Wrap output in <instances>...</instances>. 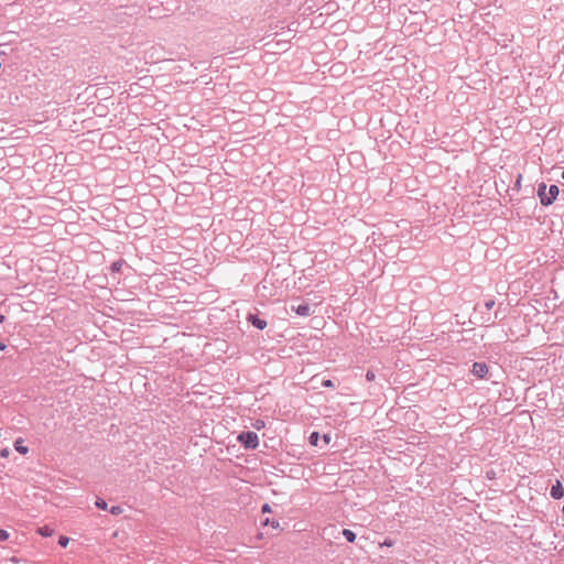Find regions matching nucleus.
I'll return each instance as SVG.
<instances>
[{"mask_svg":"<svg viewBox=\"0 0 564 564\" xmlns=\"http://www.w3.org/2000/svg\"><path fill=\"white\" fill-rule=\"evenodd\" d=\"M14 448H15L17 452H19L20 454H23V455L29 452V447L23 445L22 438L15 440Z\"/></svg>","mask_w":564,"mask_h":564,"instance_id":"8","label":"nucleus"},{"mask_svg":"<svg viewBox=\"0 0 564 564\" xmlns=\"http://www.w3.org/2000/svg\"><path fill=\"white\" fill-rule=\"evenodd\" d=\"M261 511H262L263 513H269V512H271V511H272V509H271L270 505L264 503V505L262 506Z\"/></svg>","mask_w":564,"mask_h":564,"instance_id":"19","label":"nucleus"},{"mask_svg":"<svg viewBox=\"0 0 564 564\" xmlns=\"http://www.w3.org/2000/svg\"><path fill=\"white\" fill-rule=\"evenodd\" d=\"M492 305H494V301L486 303V306H487L488 308H491V307H492Z\"/></svg>","mask_w":564,"mask_h":564,"instance_id":"23","label":"nucleus"},{"mask_svg":"<svg viewBox=\"0 0 564 564\" xmlns=\"http://www.w3.org/2000/svg\"><path fill=\"white\" fill-rule=\"evenodd\" d=\"M95 506L98 509H100V510H107L108 509L107 502L104 499H101V498H97L96 499Z\"/></svg>","mask_w":564,"mask_h":564,"instance_id":"10","label":"nucleus"},{"mask_svg":"<svg viewBox=\"0 0 564 564\" xmlns=\"http://www.w3.org/2000/svg\"><path fill=\"white\" fill-rule=\"evenodd\" d=\"M323 386L326 387V388H333L334 383H333L332 380L327 379V380L323 381Z\"/></svg>","mask_w":564,"mask_h":564,"instance_id":"21","label":"nucleus"},{"mask_svg":"<svg viewBox=\"0 0 564 564\" xmlns=\"http://www.w3.org/2000/svg\"><path fill=\"white\" fill-rule=\"evenodd\" d=\"M551 496L554 499H561L564 496V488L560 480H556V482L552 486Z\"/></svg>","mask_w":564,"mask_h":564,"instance_id":"4","label":"nucleus"},{"mask_svg":"<svg viewBox=\"0 0 564 564\" xmlns=\"http://www.w3.org/2000/svg\"><path fill=\"white\" fill-rule=\"evenodd\" d=\"M383 545L391 546V545H392V542H391V541H386V542L383 543Z\"/></svg>","mask_w":564,"mask_h":564,"instance_id":"26","label":"nucleus"},{"mask_svg":"<svg viewBox=\"0 0 564 564\" xmlns=\"http://www.w3.org/2000/svg\"><path fill=\"white\" fill-rule=\"evenodd\" d=\"M6 321V316L0 314V323H3Z\"/></svg>","mask_w":564,"mask_h":564,"instance_id":"25","label":"nucleus"},{"mask_svg":"<svg viewBox=\"0 0 564 564\" xmlns=\"http://www.w3.org/2000/svg\"><path fill=\"white\" fill-rule=\"evenodd\" d=\"M4 349H6V345L2 341H0V351L4 350Z\"/></svg>","mask_w":564,"mask_h":564,"instance_id":"24","label":"nucleus"},{"mask_svg":"<svg viewBox=\"0 0 564 564\" xmlns=\"http://www.w3.org/2000/svg\"><path fill=\"white\" fill-rule=\"evenodd\" d=\"M343 535L346 538V540L350 543L355 542L356 540V534L351 531V530H348V529H345L343 531Z\"/></svg>","mask_w":564,"mask_h":564,"instance_id":"9","label":"nucleus"},{"mask_svg":"<svg viewBox=\"0 0 564 564\" xmlns=\"http://www.w3.org/2000/svg\"><path fill=\"white\" fill-rule=\"evenodd\" d=\"M264 422L261 421V420H258L254 424H253V427L257 429V430H261L264 427Z\"/></svg>","mask_w":564,"mask_h":564,"instance_id":"18","label":"nucleus"},{"mask_svg":"<svg viewBox=\"0 0 564 564\" xmlns=\"http://www.w3.org/2000/svg\"><path fill=\"white\" fill-rule=\"evenodd\" d=\"M263 525H271L273 529H279L280 528V523L279 521H270L269 518H267L264 521H263Z\"/></svg>","mask_w":564,"mask_h":564,"instance_id":"12","label":"nucleus"},{"mask_svg":"<svg viewBox=\"0 0 564 564\" xmlns=\"http://www.w3.org/2000/svg\"><path fill=\"white\" fill-rule=\"evenodd\" d=\"M248 321L252 323V325L259 329H264L267 327V322L257 317L256 315H249Z\"/></svg>","mask_w":564,"mask_h":564,"instance_id":"5","label":"nucleus"},{"mask_svg":"<svg viewBox=\"0 0 564 564\" xmlns=\"http://www.w3.org/2000/svg\"><path fill=\"white\" fill-rule=\"evenodd\" d=\"M558 193L560 191L556 185H551L549 188L545 184L539 185L538 195L541 204L544 206L551 205L556 199Z\"/></svg>","mask_w":564,"mask_h":564,"instance_id":"1","label":"nucleus"},{"mask_svg":"<svg viewBox=\"0 0 564 564\" xmlns=\"http://www.w3.org/2000/svg\"><path fill=\"white\" fill-rule=\"evenodd\" d=\"M36 532L41 535V536H44V538H48V536H52L53 533H54V529L48 527V525H43V527H40L37 528Z\"/></svg>","mask_w":564,"mask_h":564,"instance_id":"7","label":"nucleus"},{"mask_svg":"<svg viewBox=\"0 0 564 564\" xmlns=\"http://www.w3.org/2000/svg\"><path fill=\"white\" fill-rule=\"evenodd\" d=\"M238 441L246 448H256L259 445V437L254 432H242L238 435Z\"/></svg>","mask_w":564,"mask_h":564,"instance_id":"2","label":"nucleus"},{"mask_svg":"<svg viewBox=\"0 0 564 564\" xmlns=\"http://www.w3.org/2000/svg\"><path fill=\"white\" fill-rule=\"evenodd\" d=\"M562 178L564 180V172L562 173Z\"/></svg>","mask_w":564,"mask_h":564,"instance_id":"27","label":"nucleus"},{"mask_svg":"<svg viewBox=\"0 0 564 564\" xmlns=\"http://www.w3.org/2000/svg\"><path fill=\"white\" fill-rule=\"evenodd\" d=\"M323 440H324V442H325L326 444H329V443H330L332 437H330V435L325 434V435L323 436Z\"/></svg>","mask_w":564,"mask_h":564,"instance_id":"22","label":"nucleus"},{"mask_svg":"<svg viewBox=\"0 0 564 564\" xmlns=\"http://www.w3.org/2000/svg\"><path fill=\"white\" fill-rule=\"evenodd\" d=\"M10 534L7 530L0 529V541H7Z\"/></svg>","mask_w":564,"mask_h":564,"instance_id":"16","label":"nucleus"},{"mask_svg":"<svg viewBox=\"0 0 564 564\" xmlns=\"http://www.w3.org/2000/svg\"><path fill=\"white\" fill-rule=\"evenodd\" d=\"M122 508L120 506H112L110 509H109V512L113 516H118L120 513H122Z\"/></svg>","mask_w":564,"mask_h":564,"instance_id":"14","label":"nucleus"},{"mask_svg":"<svg viewBox=\"0 0 564 564\" xmlns=\"http://www.w3.org/2000/svg\"><path fill=\"white\" fill-rule=\"evenodd\" d=\"M366 378H367L368 381H372V380H375L376 375L372 371H368L366 373Z\"/></svg>","mask_w":564,"mask_h":564,"instance_id":"20","label":"nucleus"},{"mask_svg":"<svg viewBox=\"0 0 564 564\" xmlns=\"http://www.w3.org/2000/svg\"><path fill=\"white\" fill-rule=\"evenodd\" d=\"M471 372L478 378H484L488 373V367L484 362H475Z\"/></svg>","mask_w":564,"mask_h":564,"instance_id":"3","label":"nucleus"},{"mask_svg":"<svg viewBox=\"0 0 564 564\" xmlns=\"http://www.w3.org/2000/svg\"><path fill=\"white\" fill-rule=\"evenodd\" d=\"M318 440H319V434L318 432H313L311 435H310V444L312 446H317L318 444Z\"/></svg>","mask_w":564,"mask_h":564,"instance_id":"11","label":"nucleus"},{"mask_svg":"<svg viewBox=\"0 0 564 564\" xmlns=\"http://www.w3.org/2000/svg\"><path fill=\"white\" fill-rule=\"evenodd\" d=\"M122 267V261H116L110 265L112 272H119Z\"/></svg>","mask_w":564,"mask_h":564,"instance_id":"13","label":"nucleus"},{"mask_svg":"<svg viewBox=\"0 0 564 564\" xmlns=\"http://www.w3.org/2000/svg\"><path fill=\"white\" fill-rule=\"evenodd\" d=\"M293 311L301 316H308L311 314V308L306 304H302L296 307H293Z\"/></svg>","mask_w":564,"mask_h":564,"instance_id":"6","label":"nucleus"},{"mask_svg":"<svg viewBox=\"0 0 564 564\" xmlns=\"http://www.w3.org/2000/svg\"><path fill=\"white\" fill-rule=\"evenodd\" d=\"M10 455V449L8 447H4L0 451V456L3 458H7Z\"/></svg>","mask_w":564,"mask_h":564,"instance_id":"17","label":"nucleus"},{"mask_svg":"<svg viewBox=\"0 0 564 564\" xmlns=\"http://www.w3.org/2000/svg\"><path fill=\"white\" fill-rule=\"evenodd\" d=\"M562 511H563V513H564V505H563Z\"/></svg>","mask_w":564,"mask_h":564,"instance_id":"28","label":"nucleus"},{"mask_svg":"<svg viewBox=\"0 0 564 564\" xmlns=\"http://www.w3.org/2000/svg\"><path fill=\"white\" fill-rule=\"evenodd\" d=\"M69 543V538L65 536V535H61L59 539H58V544L62 546V547H66Z\"/></svg>","mask_w":564,"mask_h":564,"instance_id":"15","label":"nucleus"}]
</instances>
